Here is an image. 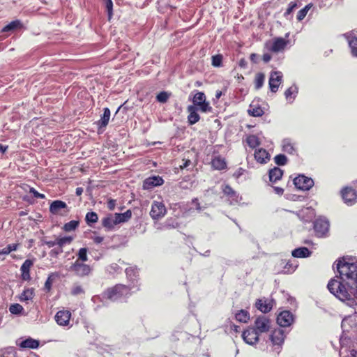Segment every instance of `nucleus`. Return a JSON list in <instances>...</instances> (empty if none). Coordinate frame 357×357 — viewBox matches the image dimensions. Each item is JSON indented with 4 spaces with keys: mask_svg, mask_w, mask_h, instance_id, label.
<instances>
[{
    "mask_svg": "<svg viewBox=\"0 0 357 357\" xmlns=\"http://www.w3.org/2000/svg\"><path fill=\"white\" fill-rule=\"evenodd\" d=\"M336 268L340 280L332 279L329 281L328 289L330 292L342 301L357 298V260H339Z\"/></svg>",
    "mask_w": 357,
    "mask_h": 357,
    "instance_id": "f257e3e1",
    "label": "nucleus"
},
{
    "mask_svg": "<svg viewBox=\"0 0 357 357\" xmlns=\"http://www.w3.org/2000/svg\"><path fill=\"white\" fill-rule=\"evenodd\" d=\"M130 294V289L123 284H117L109 288L105 293V296L111 301H117L119 298Z\"/></svg>",
    "mask_w": 357,
    "mask_h": 357,
    "instance_id": "f03ea898",
    "label": "nucleus"
},
{
    "mask_svg": "<svg viewBox=\"0 0 357 357\" xmlns=\"http://www.w3.org/2000/svg\"><path fill=\"white\" fill-rule=\"evenodd\" d=\"M287 45V40L282 38H274L272 41H268L265 44L266 48L272 52H282Z\"/></svg>",
    "mask_w": 357,
    "mask_h": 357,
    "instance_id": "7ed1b4c3",
    "label": "nucleus"
},
{
    "mask_svg": "<svg viewBox=\"0 0 357 357\" xmlns=\"http://www.w3.org/2000/svg\"><path fill=\"white\" fill-rule=\"evenodd\" d=\"M253 328L259 334L266 333L271 328V320L267 317L261 315L255 319Z\"/></svg>",
    "mask_w": 357,
    "mask_h": 357,
    "instance_id": "20e7f679",
    "label": "nucleus"
},
{
    "mask_svg": "<svg viewBox=\"0 0 357 357\" xmlns=\"http://www.w3.org/2000/svg\"><path fill=\"white\" fill-rule=\"evenodd\" d=\"M166 211V208L162 202L154 201L151 205L150 215L153 220H159L165 215Z\"/></svg>",
    "mask_w": 357,
    "mask_h": 357,
    "instance_id": "39448f33",
    "label": "nucleus"
},
{
    "mask_svg": "<svg viewBox=\"0 0 357 357\" xmlns=\"http://www.w3.org/2000/svg\"><path fill=\"white\" fill-rule=\"evenodd\" d=\"M295 186L302 190H308L314 185V181L311 178L300 175L294 179Z\"/></svg>",
    "mask_w": 357,
    "mask_h": 357,
    "instance_id": "423d86ee",
    "label": "nucleus"
},
{
    "mask_svg": "<svg viewBox=\"0 0 357 357\" xmlns=\"http://www.w3.org/2000/svg\"><path fill=\"white\" fill-rule=\"evenodd\" d=\"M282 73L280 71H272L268 80L269 88L273 93H275L282 82Z\"/></svg>",
    "mask_w": 357,
    "mask_h": 357,
    "instance_id": "0eeeda50",
    "label": "nucleus"
},
{
    "mask_svg": "<svg viewBox=\"0 0 357 357\" xmlns=\"http://www.w3.org/2000/svg\"><path fill=\"white\" fill-rule=\"evenodd\" d=\"M110 114L111 113L109 108H104L103 114L100 116V119L94 122V125H96L98 128L97 132L98 134H101L105 131L109 121Z\"/></svg>",
    "mask_w": 357,
    "mask_h": 357,
    "instance_id": "6e6552de",
    "label": "nucleus"
},
{
    "mask_svg": "<svg viewBox=\"0 0 357 357\" xmlns=\"http://www.w3.org/2000/svg\"><path fill=\"white\" fill-rule=\"evenodd\" d=\"M259 335L254 328H249L243 333L242 337L247 344L254 345L259 342Z\"/></svg>",
    "mask_w": 357,
    "mask_h": 357,
    "instance_id": "1a4fd4ad",
    "label": "nucleus"
},
{
    "mask_svg": "<svg viewBox=\"0 0 357 357\" xmlns=\"http://www.w3.org/2000/svg\"><path fill=\"white\" fill-rule=\"evenodd\" d=\"M70 271L74 272L77 276L83 277L89 273V266L85 262L75 261L70 266Z\"/></svg>",
    "mask_w": 357,
    "mask_h": 357,
    "instance_id": "9d476101",
    "label": "nucleus"
},
{
    "mask_svg": "<svg viewBox=\"0 0 357 357\" xmlns=\"http://www.w3.org/2000/svg\"><path fill=\"white\" fill-rule=\"evenodd\" d=\"M71 313L68 310H60L56 314L54 319L59 326H67L70 324Z\"/></svg>",
    "mask_w": 357,
    "mask_h": 357,
    "instance_id": "9b49d317",
    "label": "nucleus"
},
{
    "mask_svg": "<svg viewBox=\"0 0 357 357\" xmlns=\"http://www.w3.org/2000/svg\"><path fill=\"white\" fill-rule=\"evenodd\" d=\"M314 228L317 235L321 237L328 231L329 223L326 220L317 219L314 222Z\"/></svg>",
    "mask_w": 357,
    "mask_h": 357,
    "instance_id": "f8f14e48",
    "label": "nucleus"
},
{
    "mask_svg": "<svg viewBox=\"0 0 357 357\" xmlns=\"http://www.w3.org/2000/svg\"><path fill=\"white\" fill-rule=\"evenodd\" d=\"M342 197L344 202L349 205L354 204L357 200L356 192L351 188H345L342 191Z\"/></svg>",
    "mask_w": 357,
    "mask_h": 357,
    "instance_id": "ddd939ff",
    "label": "nucleus"
},
{
    "mask_svg": "<svg viewBox=\"0 0 357 357\" xmlns=\"http://www.w3.org/2000/svg\"><path fill=\"white\" fill-rule=\"evenodd\" d=\"M293 320V315L289 311L282 312L277 317V322L282 327L289 326Z\"/></svg>",
    "mask_w": 357,
    "mask_h": 357,
    "instance_id": "4468645a",
    "label": "nucleus"
},
{
    "mask_svg": "<svg viewBox=\"0 0 357 357\" xmlns=\"http://www.w3.org/2000/svg\"><path fill=\"white\" fill-rule=\"evenodd\" d=\"M273 300L266 298L259 299L256 302V306L258 310L264 313H267L273 308Z\"/></svg>",
    "mask_w": 357,
    "mask_h": 357,
    "instance_id": "2eb2a0df",
    "label": "nucleus"
},
{
    "mask_svg": "<svg viewBox=\"0 0 357 357\" xmlns=\"http://www.w3.org/2000/svg\"><path fill=\"white\" fill-rule=\"evenodd\" d=\"M222 191L224 194L228 197V200L231 204L237 203L238 202V195L229 185H225L222 187Z\"/></svg>",
    "mask_w": 357,
    "mask_h": 357,
    "instance_id": "dca6fc26",
    "label": "nucleus"
},
{
    "mask_svg": "<svg viewBox=\"0 0 357 357\" xmlns=\"http://www.w3.org/2000/svg\"><path fill=\"white\" fill-rule=\"evenodd\" d=\"M255 160L261 164L266 163L270 160V155L264 149H259L255 152Z\"/></svg>",
    "mask_w": 357,
    "mask_h": 357,
    "instance_id": "f3484780",
    "label": "nucleus"
},
{
    "mask_svg": "<svg viewBox=\"0 0 357 357\" xmlns=\"http://www.w3.org/2000/svg\"><path fill=\"white\" fill-rule=\"evenodd\" d=\"M189 113L188 116V122L190 125H193L199 121V115L197 113V108L193 105H189L187 108Z\"/></svg>",
    "mask_w": 357,
    "mask_h": 357,
    "instance_id": "a211bd4d",
    "label": "nucleus"
},
{
    "mask_svg": "<svg viewBox=\"0 0 357 357\" xmlns=\"http://www.w3.org/2000/svg\"><path fill=\"white\" fill-rule=\"evenodd\" d=\"M33 261L30 259H26L25 261L22 264L20 271L22 273V278L24 280H30V273L29 271L31 267L33 266Z\"/></svg>",
    "mask_w": 357,
    "mask_h": 357,
    "instance_id": "6ab92c4d",
    "label": "nucleus"
},
{
    "mask_svg": "<svg viewBox=\"0 0 357 357\" xmlns=\"http://www.w3.org/2000/svg\"><path fill=\"white\" fill-rule=\"evenodd\" d=\"M284 334L282 330H275L270 336L271 340L273 344L280 345L284 340Z\"/></svg>",
    "mask_w": 357,
    "mask_h": 357,
    "instance_id": "aec40b11",
    "label": "nucleus"
},
{
    "mask_svg": "<svg viewBox=\"0 0 357 357\" xmlns=\"http://www.w3.org/2000/svg\"><path fill=\"white\" fill-rule=\"evenodd\" d=\"M114 222L116 225L121 223L128 222L132 217V212L130 210L126 211L125 213H116L114 214Z\"/></svg>",
    "mask_w": 357,
    "mask_h": 357,
    "instance_id": "412c9836",
    "label": "nucleus"
},
{
    "mask_svg": "<svg viewBox=\"0 0 357 357\" xmlns=\"http://www.w3.org/2000/svg\"><path fill=\"white\" fill-rule=\"evenodd\" d=\"M162 179L160 177H150L144 182V188L146 189L151 188L154 186H158L162 184Z\"/></svg>",
    "mask_w": 357,
    "mask_h": 357,
    "instance_id": "4be33fe9",
    "label": "nucleus"
},
{
    "mask_svg": "<svg viewBox=\"0 0 357 357\" xmlns=\"http://www.w3.org/2000/svg\"><path fill=\"white\" fill-rule=\"evenodd\" d=\"M66 207L67 205L64 202L56 200L51 204L50 206V211L54 214H59L61 209L66 208Z\"/></svg>",
    "mask_w": 357,
    "mask_h": 357,
    "instance_id": "5701e85b",
    "label": "nucleus"
},
{
    "mask_svg": "<svg viewBox=\"0 0 357 357\" xmlns=\"http://www.w3.org/2000/svg\"><path fill=\"white\" fill-rule=\"evenodd\" d=\"M291 255L294 257L297 258H305L310 257L311 255V252L308 250V248L305 247H301L296 249H294Z\"/></svg>",
    "mask_w": 357,
    "mask_h": 357,
    "instance_id": "b1692460",
    "label": "nucleus"
},
{
    "mask_svg": "<svg viewBox=\"0 0 357 357\" xmlns=\"http://www.w3.org/2000/svg\"><path fill=\"white\" fill-rule=\"evenodd\" d=\"M102 225L107 230L113 229L114 227L116 225V222H114V215H109L105 217L102 220Z\"/></svg>",
    "mask_w": 357,
    "mask_h": 357,
    "instance_id": "393cba45",
    "label": "nucleus"
},
{
    "mask_svg": "<svg viewBox=\"0 0 357 357\" xmlns=\"http://www.w3.org/2000/svg\"><path fill=\"white\" fill-rule=\"evenodd\" d=\"M211 165L215 169L222 170L226 167V162L224 158L217 156L211 161Z\"/></svg>",
    "mask_w": 357,
    "mask_h": 357,
    "instance_id": "a878e982",
    "label": "nucleus"
},
{
    "mask_svg": "<svg viewBox=\"0 0 357 357\" xmlns=\"http://www.w3.org/2000/svg\"><path fill=\"white\" fill-rule=\"evenodd\" d=\"M283 174V172L279 167H274L269 171V178L271 182H276L280 180Z\"/></svg>",
    "mask_w": 357,
    "mask_h": 357,
    "instance_id": "bb28decb",
    "label": "nucleus"
},
{
    "mask_svg": "<svg viewBox=\"0 0 357 357\" xmlns=\"http://www.w3.org/2000/svg\"><path fill=\"white\" fill-rule=\"evenodd\" d=\"M20 346L22 348L36 349L39 346V342L32 338H28L25 340H23L20 344Z\"/></svg>",
    "mask_w": 357,
    "mask_h": 357,
    "instance_id": "cd10ccee",
    "label": "nucleus"
},
{
    "mask_svg": "<svg viewBox=\"0 0 357 357\" xmlns=\"http://www.w3.org/2000/svg\"><path fill=\"white\" fill-rule=\"evenodd\" d=\"M248 112L250 116L256 117L261 116L264 114V111L261 107L253 103L250 104Z\"/></svg>",
    "mask_w": 357,
    "mask_h": 357,
    "instance_id": "c85d7f7f",
    "label": "nucleus"
},
{
    "mask_svg": "<svg viewBox=\"0 0 357 357\" xmlns=\"http://www.w3.org/2000/svg\"><path fill=\"white\" fill-rule=\"evenodd\" d=\"M34 296V290L32 288L25 289L20 295V300L21 301L27 302L31 301Z\"/></svg>",
    "mask_w": 357,
    "mask_h": 357,
    "instance_id": "c756f323",
    "label": "nucleus"
},
{
    "mask_svg": "<svg viewBox=\"0 0 357 357\" xmlns=\"http://www.w3.org/2000/svg\"><path fill=\"white\" fill-rule=\"evenodd\" d=\"M298 93V88L296 86H292L290 88H289L286 91L284 92L285 98L287 100H289L292 102L296 94Z\"/></svg>",
    "mask_w": 357,
    "mask_h": 357,
    "instance_id": "7c9ffc66",
    "label": "nucleus"
},
{
    "mask_svg": "<svg viewBox=\"0 0 357 357\" xmlns=\"http://www.w3.org/2000/svg\"><path fill=\"white\" fill-rule=\"evenodd\" d=\"M236 319L240 322L246 323L250 319V314L248 311L241 310L236 314Z\"/></svg>",
    "mask_w": 357,
    "mask_h": 357,
    "instance_id": "2f4dec72",
    "label": "nucleus"
},
{
    "mask_svg": "<svg viewBox=\"0 0 357 357\" xmlns=\"http://www.w3.org/2000/svg\"><path fill=\"white\" fill-rule=\"evenodd\" d=\"M265 80V75L263 73H258L255 78V86L256 89H259L262 87Z\"/></svg>",
    "mask_w": 357,
    "mask_h": 357,
    "instance_id": "473e14b6",
    "label": "nucleus"
},
{
    "mask_svg": "<svg viewBox=\"0 0 357 357\" xmlns=\"http://www.w3.org/2000/svg\"><path fill=\"white\" fill-rule=\"evenodd\" d=\"M246 142L252 149H255L260 144L259 138L254 135H249L246 139Z\"/></svg>",
    "mask_w": 357,
    "mask_h": 357,
    "instance_id": "72a5a7b5",
    "label": "nucleus"
},
{
    "mask_svg": "<svg viewBox=\"0 0 357 357\" xmlns=\"http://www.w3.org/2000/svg\"><path fill=\"white\" fill-rule=\"evenodd\" d=\"M192 102L194 104L193 106L195 107L206 102L205 94L203 92H197L193 97Z\"/></svg>",
    "mask_w": 357,
    "mask_h": 357,
    "instance_id": "f704fd0d",
    "label": "nucleus"
},
{
    "mask_svg": "<svg viewBox=\"0 0 357 357\" xmlns=\"http://www.w3.org/2000/svg\"><path fill=\"white\" fill-rule=\"evenodd\" d=\"M87 260V249L85 248L79 249L77 253V259L75 261L86 262Z\"/></svg>",
    "mask_w": 357,
    "mask_h": 357,
    "instance_id": "c9c22d12",
    "label": "nucleus"
},
{
    "mask_svg": "<svg viewBox=\"0 0 357 357\" xmlns=\"http://www.w3.org/2000/svg\"><path fill=\"white\" fill-rule=\"evenodd\" d=\"M20 26H21V23L20 21H18V20L13 21L8 25L5 26L3 28L2 31L7 32V31L15 29L20 27Z\"/></svg>",
    "mask_w": 357,
    "mask_h": 357,
    "instance_id": "e433bc0d",
    "label": "nucleus"
},
{
    "mask_svg": "<svg viewBox=\"0 0 357 357\" xmlns=\"http://www.w3.org/2000/svg\"><path fill=\"white\" fill-rule=\"evenodd\" d=\"M274 161L278 165H284L287 162V158L283 154H278L275 156Z\"/></svg>",
    "mask_w": 357,
    "mask_h": 357,
    "instance_id": "4c0bfd02",
    "label": "nucleus"
},
{
    "mask_svg": "<svg viewBox=\"0 0 357 357\" xmlns=\"http://www.w3.org/2000/svg\"><path fill=\"white\" fill-rule=\"evenodd\" d=\"M197 110H200L202 112H211L212 111V107L210 106L208 102H204L200 105L196 106Z\"/></svg>",
    "mask_w": 357,
    "mask_h": 357,
    "instance_id": "58836bf2",
    "label": "nucleus"
},
{
    "mask_svg": "<svg viewBox=\"0 0 357 357\" xmlns=\"http://www.w3.org/2000/svg\"><path fill=\"white\" fill-rule=\"evenodd\" d=\"M78 222L76 220H72L69 222L66 223L63 226V229L66 231H70L76 229V227L78 226Z\"/></svg>",
    "mask_w": 357,
    "mask_h": 357,
    "instance_id": "ea45409f",
    "label": "nucleus"
},
{
    "mask_svg": "<svg viewBox=\"0 0 357 357\" xmlns=\"http://www.w3.org/2000/svg\"><path fill=\"white\" fill-rule=\"evenodd\" d=\"M282 149L284 152L288 153H292L294 151L293 145L287 139L283 141Z\"/></svg>",
    "mask_w": 357,
    "mask_h": 357,
    "instance_id": "a19ab883",
    "label": "nucleus"
},
{
    "mask_svg": "<svg viewBox=\"0 0 357 357\" xmlns=\"http://www.w3.org/2000/svg\"><path fill=\"white\" fill-rule=\"evenodd\" d=\"M349 47L354 56H357V38L349 40Z\"/></svg>",
    "mask_w": 357,
    "mask_h": 357,
    "instance_id": "79ce46f5",
    "label": "nucleus"
},
{
    "mask_svg": "<svg viewBox=\"0 0 357 357\" xmlns=\"http://www.w3.org/2000/svg\"><path fill=\"white\" fill-rule=\"evenodd\" d=\"M9 310L10 313L17 314L22 312L23 307L18 303L13 304L10 306Z\"/></svg>",
    "mask_w": 357,
    "mask_h": 357,
    "instance_id": "37998d69",
    "label": "nucleus"
},
{
    "mask_svg": "<svg viewBox=\"0 0 357 357\" xmlns=\"http://www.w3.org/2000/svg\"><path fill=\"white\" fill-rule=\"evenodd\" d=\"M73 238L70 236L61 237L57 238V245L62 248V247L66 244H69L71 243Z\"/></svg>",
    "mask_w": 357,
    "mask_h": 357,
    "instance_id": "c03bdc74",
    "label": "nucleus"
},
{
    "mask_svg": "<svg viewBox=\"0 0 357 357\" xmlns=\"http://www.w3.org/2000/svg\"><path fill=\"white\" fill-rule=\"evenodd\" d=\"M105 4V7L107 11L108 17L109 20L112 17V8H113V3L112 0H102Z\"/></svg>",
    "mask_w": 357,
    "mask_h": 357,
    "instance_id": "a18cd8bd",
    "label": "nucleus"
},
{
    "mask_svg": "<svg viewBox=\"0 0 357 357\" xmlns=\"http://www.w3.org/2000/svg\"><path fill=\"white\" fill-rule=\"evenodd\" d=\"M169 97V95L167 92L162 91L158 94L156 99L158 102L164 103L167 101Z\"/></svg>",
    "mask_w": 357,
    "mask_h": 357,
    "instance_id": "49530a36",
    "label": "nucleus"
},
{
    "mask_svg": "<svg viewBox=\"0 0 357 357\" xmlns=\"http://www.w3.org/2000/svg\"><path fill=\"white\" fill-rule=\"evenodd\" d=\"M222 56L221 55H215L212 56V65L215 67H219L221 65Z\"/></svg>",
    "mask_w": 357,
    "mask_h": 357,
    "instance_id": "de8ad7c7",
    "label": "nucleus"
},
{
    "mask_svg": "<svg viewBox=\"0 0 357 357\" xmlns=\"http://www.w3.org/2000/svg\"><path fill=\"white\" fill-rule=\"evenodd\" d=\"M297 8V3L296 2H290L289 3V6L286 10V12L284 13V16L287 17L289 15H290L293 10Z\"/></svg>",
    "mask_w": 357,
    "mask_h": 357,
    "instance_id": "09e8293b",
    "label": "nucleus"
},
{
    "mask_svg": "<svg viewBox=\"0 0 357 357\" xmlns=\"http://www.w3.org/2000/svg\"><path fill=\"white\" fill-rule=\"evenodd\" d=\"M29 192L31 193L36 198L44 199L45 197L44 194L39 193L33 188H29Z\"/></svg>",
    "mask_w": 357,
    "mask_h": 357,
    "instance_id": "8fccbe9b",
    "label": "nucleus"
},
{
    "mask_svg": "<svg viewBox=\"0 0 357 357\" xmlns=\"http://www.w3.org/2000/svg\"><path fill=\"white\" fill-rule=\"evenodd\" d=\"M84 293V290L80 286H75L72 289V294L77 296Z\"/></svg>",
    "mask_w": 357,
    "mask_h": 357,
    "instance_id": "3c124183",
    "label": "nucleus"
},
{
    "mask_svg": "<svg viewBox=\"0 0 357 357\" xmlns=\"http://www.w3.org/2000/svg\"><path fill=\"white\" fill-rule=\"evenodd\" d=\"M52 276H53V274L50 275L45 283V288L47 291H50L51 289L52 281H53Z\"/></svg>",
    "mask_w": 357,
    "mask_h": 357,
    "instance_id": "603ef678",
    "label": "nucleus"
},
{
    "mask_svg": "<svg viewBox=\"0 0 357 357\" xmlns=\"http://www.w3.org/2000/svg\"><path fill=\"white\" fill-rule=\"evenodd\" d=\"M306 15H307V9H301L298 13L297 20L298 21H301L302 20H303L305 18Z\"/></svg>",
    "mask_w": 357,
    "mask_h": 357,
    "instance_id": "864d4df0",
    "label": "nucleus"
},
{
    "mask_svg": "<svg viewBox=\"0 0 357 357\" xmlns=\"http://www.w3.org/2000/svg\"><path fill=\"white\" fill-rule=\"evenodd\" d=\"M115 206H116V200L114 199H109L108 202H107V208L109 209V210H114V208H115Z\"/></svg>",
    "mask_w": 357,
    "mask_h": 357,
    "instance_id": "5fc2aeb1",
    "label": "nucleus"
},
{
    "mask_svg": "<svg viewBox=\"0 0 357 357\" xmlns=\"http://www.w3.org/2000/svg\"><path fill=\"white\" fill-rule=\"evenodd\" d=\"M98 220V215L94 212H91V223L96 222Z\"/></svg>",
    "mask_w": 357,
    "mask_h": 357,
    "instance_id": "6e6d98bb",
    "label": "nucleus"
},
{
    "mask_svg": "<svg viewBox=\"0 0 357 357\" xmlns=\"http://www.w3.org/2000/svg\"><path fill=\"white\" fill-rule=\"evenodd\" d=\"M18 245L17 244H10L8 245L6 248L8 250H9V253L12 251H15L17 250Z\"/></svg>",
    "mask_w": 357,
    "mask_h": 357,
    "instance_id": "4d7b16f0",
    "label": "nucleus"
},
{
    "mask_svg": "<svg viewBox=\"0 0 357 357\" xmlns=\"http://www.w3.org/2000/svg\"><path fill=\"white\" fill-rule=\"evenodd\" d=\"M45 244H46L49 248L54 247V245H57V238H56L55 241H46V242H45Z\"/></svg>",
    "mask_w": 357,
    "mask_h": 357,
    "instance_id": "13d9d810",
    "label": "nucleus"
},
{
    "mask_svg": "<svg viewBox=\"0 0 357 357\" xmlns=\"http://www.w3.org/2000/svg\"><path fill=\"white\" fill-rule=\"evenodd\" d=\"M262 59L265 63H267L271 59V54H269L268 53L264 54Z\"/></svg>",
    "mask_w": 357,
    "mask_h": 357,
    "instance_id": "bf43d9fd",
    "label": "nucleus"
},
{
    "mask_svg": "<svg viewBox=\"0 0 357 357\" xmlns=\"http://www.w3.org/2000/svg\"><path fill=\"white\" fill-rule=\"evenodd\" d=\"M63 252V250L61 248H59L58 249H54L51 251V255L54 254L55 255H57L59 254H61Z\"/></svg>",
    "mask_w": 357,
    "mask_h": 357,
    "instance_id": "052dcab7",
    "label": "nucleus"
},
{
    "mask_svg": "<svg viewBox=\"0 0 357 357\" xmlns=\"http://www.w3.org/2000/svg\"><path fill=\"white\" fill-rule=\"evenodd\" d=\"M275 192L278 195H282L284 192V190L280 187H274Z\"/></svg>",
    "mask_w": 357,
    "mask_h": 357,
    "instance_id": "680f3d73",
    "label": "nucleus"
},
{
    "mask_svg": "<svg viewBox=\"0 0 357 357\" xmlns=\"http://www.w3.org/2000/svg\"><path fill=\"white\" fill-rule=\"evenodd\" d=\"M93 241L96 243H100L103 241V237L95 236L93 237Z\"/></svg>",
    "mask_w": 357,
    "mask_h": 357,
    "instance_id": "e2e57ef3",
    "label": "nucleus"
},
{
    "mask_svg": "<svg viewBox=\"0 0 357 357\" xmlns=\"http://www.w3.org/2000/svg\"><path fill=\"white\" fill-rule=\"evenodd\" d=\"M257 54H255V53H252L250 54V60L254 62V63H256L257 62Z\"/></svg>",
    "mask_w": 357,
    "mask_h": 357,
    "instance_id": "0e129e2a",
    "label": "nucleus"
},
{
    "mask_svg": "<svg viewBox=\"0 0 357 357\" xmlns=\"http://www.w3.org/2000/svg\"><path fill=\"white\" fill-rule=\"evenodd\" d=\"M192 203H194L195 205H196V208L197 211H201V207H200V205L198 203V201L197 199L192 200Z\"/></svg>",
    "mask_w": 357,
    "mask_h": 357,
    "instance_id": "69168bd1",
    "label": "nucleus"
},
{
    "mask_svg": "<svg viewBox=\"0 0 357 357\" xmlns=\"http://www.w3.org/2000/svg\"><path fill=\"white\" fill-rule=\"evenodd\" d=\"M82 192H83V188H82L78 187V188H76V195L77 196L81 195L82 194Z\"/></svg>",
    "mask_w": 357,
    "mask_h": 357,
    "instance_id": "338daca9",
    "label": "nucleus"
},
{
    "mask_svg": "<svg viewBox=\"0 0 357 357\" xmlns=\"http://www.w3.org/2000/svg\"><path fill=\"white\" fill-rule=\"evenodd\" d=\"M2 357H15V356L13 353H7L3 354Z\"/></svg>",
    "mask_w": 357,
    "mask_h": 357,
    "instance_id": "774afa93",
    "label": "nucleus"
}]
</instances>
